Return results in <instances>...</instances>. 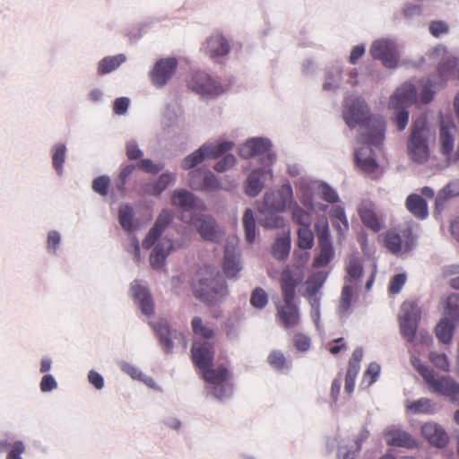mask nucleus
I'll return each mask as SVG.
<instances>
[{
  "instance_id": "17",
  "label": "nucleus",
  "mask_w": 459,
  "mask_h": 459,
  "mask_svg": "<svg viewBox=\"0 0 459 459\" xmlns=\"http://www.w3.org/2000/svg\"><path fill=\"white\" fill-rule=\"evenodd\" d=\"M177 67L178 60L174 57L159 60L151 72L152 83L157 87H163L171 79Z\"/></svg>"
},
{
  "instance_id": "50",
  "label": "nucleus",
  "mask_w": 459,
  "mask_h": 459,
  "mask_svg": "<svg viewBox=\"0 0 459 459\" xmlns=\"http://www.w3.org/2000/svg\"><path fill=\"white\" fill-rule=\"evenodd\" d=\"M292 219L294 222L299 224L300 227H310L312 222L311 214L296 205L292 211Z\"/></svg>"
},
{
  "instance_id": "36",
  "label": "nucleus",
  "mask_w": 459,
  "mask_h": 459,
  "mask_svg": "<svg viewBox=\"0 0 459 459\" xmlns=\"http://www.w3.org/2000/svg\"><path fill=\"white\" fill-rule=\"evenodd\" d=\"M126 61V56L122 54L107 56L101 59L98 65L99 74H106L116 70L122 63Z\"/></svg>"
},
{
  "instance_id": "14",
  "label": "nucleus",
  "mask_w": 459,
  "mask_h": 459,
  "mask_svg": "<svg viewBox=\"0 0 459 459\" xmlns=\"http://www.w3.org/2000/svg\"><path fill=\"white\" fill-rule=\"evenodd\" d=\"M171 203L174 206L183 210L181 216L185 214L187 220L190 216H195L192 213L188 214V212L205 210L204 203L185 189L175 190L171 196Z\"/></svg>"
},
{
  "instance_id": "45",
  "label": "nucleus",
  "mask_w": 459,
  "mask_h": 459,
  "mask_svg": "<svg viewBox=\"0 0 459 459\" xmlns=\"http://www.w3.org/2000/svg\"><path fill=\"white\" fill-rule=\"evenodd\" d=\"M407 408L414 413L433 414L436 411L435 404L428 398L414 401Z\"/></svg>"
},
{
  "instance_id": "20",
  "label": "nucleus",
  "mask_w": 459,
  "mask_h": 459,
  "mask_svg": "<svg viewBox=\"0 0 459 459\" xmlns=\"http://www.w3.org/2000/svg\"><path fill=\"white\" fill-rule=\"evenodd\" d=\"M421 434L431 446L436 447L443 448L449 441L446 430L434 421L425 422L421 426Z\"/></svg>"
},
{
  "instance_id": "28",
  "label": "nucleus",
  "mask_w": 459,
  "mask_h": 459,
  "mask_svg": "<svg viewBox=\"0 0 459 459\" xmlns=\"http://www.w3.org/2000/svg\"><path fill=\"white\" fill-rule=\"evenodd\" d=\"M152 328L156 335L160 339V343L165 352L169 353L173 348V343L170 338L171 331L167 321L160 320L152 325Z\"/></svg>"
},
{
  "instance_id": "38",
  "label": "nucleus",
  "mask_w": 459,
  "mask_h": 459,
  "mask_svg": "<svg viewBox=\"0 0 459 459\" xmlns=\"http://www.w3.org/2000/svg\"><path fill=\"white\" fill-rule=\"evenodd\" d=\"M290 237H281L275 240L272 247L273 255L278 260H285L290 254Z\"/></svg>"
},
{
  "instance_id": "16",
  "label": "nucleus",
  "mask_w": 459,
  "mask_h": 459,
  "mask_svg": "<svg viewBox=\"0 0 459 459\" xmlns=\"http://www.w3.org/2000/svg\"><path fill=\"white\" fill-rule=\"evenodd\" d=\"M283 301L276 306L277 318L285 328H293L299 325L300 316L296 298H282Z\"/></svg>"
},
{
  "instance_id": "9",
  "label": "nucleus",
  "mask_w": 459,
  "mask_h": 459,
  "mask_svg": "<svg viewBox=\"0 0 459 459\" xmlns=\"http://www.w3.org/2000/svg\"><path fill=\"white\" fill-rule=\"evenodd\" d=\"M181 221L196 227L200 236L207 241L219 242L222 238V231L219 229L215 220L209 215L190 216L189 220L183 214Z\"/></svg>"
},
{
  "instance_id": "46",
  "label": "nucleus",
  "mask_w": 459,
  "mask_h": 459,
  "mask_svg": "<svg viewBox=\"0 0 459 459\" xmlns=\"http://www.w3.org/2000/svg\"><path fill=\"white\" fill-rule=\"evenodd\" d=\"M205 148L206 147H200L198 150L186 156L181 163L182 169L188 170L200 164L205 159Z\"/></svg>"
},
{
  "instance_id": "59",
  "label": "nucleus",
  "mask_w": 459,
  "mask_h": 459,
  "mask_svg": "<svg viewBox=\"0 0 459 459\" xmlns=\"http://www.w3.org/2000/svg\"><path fill=\"white\" fill-rule=\"evenodd\" d=\"M319 195L322 199L331 204L336 203L339 200L337 193L326 184L319 186Z\"/></svg>"
},
{
  "instance_id": "4",
  "label": "nucleus",
  "mask_w": 459,
  "mask_h": 459,
  "mask_svg": "<svg viewBox=\"0 0 459 459\" xmlns=\"http://www.w3.org/2000/svg\"><path fill=\"white\" fill-rule=\"evenodd\" d=\"M426 131V118L420 117L414 121L412 131L408 142V151L411 158L418 163H424L428 160L429 156Z\"/></svg>"
},
{
  "instance_id": "62",
  "label": "nucleus",
  "mask_w": 459,
  "mask_h": 459,
  "mask_svg": "<svg viewBox=\"0 0 459 459\" xmlns=\"http://www.w3.org/2000/svg\"><path fill=\"white\" fill-rule=\"evenodd\" d=\"M236 163V158L232 154L226 155L221 160H219L215 166L214 169L217 172H224L228 170L230 168L233 167Z\"/></svg>"
},
{
  "instance_id": "19",
  "label": "nucleus",
  "mask_w": 459,
  "mask_h": 459,
  "mask_svg": "<svg viewBox=\"0 0 459 459\" xmlns=\"http://www.w3.org/2000/svg\"><path fill=\"white\" fill-rule=\"evenodd\" d=\"M203 49L212 59L227 56L230 47L227 39L220 32L212 34L204 43Z\"/></svg>"
},
{
  "instance_id": "52",
  "label": "nucleus",
  "mask_w": 459,
  "mask_h": 459,
  "mask_svg": "<svg viewBox=\"0 0 459 459\" xmlns=\"http://www.w3.org/2000/svg\"><path fill=\"white\" fill-rule=\"evenodd\" d=\"M446 314L455 320H459V294H452L446 299Z\"/></svg>"
},
{
  "instance_id": "26",
  "label": "nucleus",
  "mask_w": 459,
  "mask_h": 459,
  "mask_svg": "<svg viewBox=\"0 0 459 459\" xmlns=\"http://www.w3.org/2000/svg\"><path fill=\"white\" fill-rule=\"evenodd\" d=\"M132 295L136 302H138L142 312L144 315H152L154 311V306L152 297L145 287L137 283L132 285Z\"/></svg>"
},
{
  "instance_id": "47",
  "label": "nucleus",
  "mask_w": 459,
  "mask_h": 459,
  "mask_svg": "<svg viewBox=\"0 0 459 459\" xmlns=\"http://www.w3.org/2000/svg\"><path fill=\"white\" fill-rule=\"evenodd\" d=\"M298 246L301 249H310L314 245V234L310 227H300L298 230Z\"/></svg>"
},
{
  "instance_id": "41",
  "label": "nucleus",
  "mask_w": 459,
  "mask_h": 459,
  "mask_svg": "<svg viewBox=\"0 0 459 459\" xmlns=\"http://www.w3.org/2000/svg\"><path fill=\"white\" fill-rule=\"evenodd\" d=\"M243 226L246 240L250 244L253 243L255 238V220L253 211L249 208H247L244 212Z\"/></svg>"
},
{
  "instance_id": "34",
  "label": "nucleus",
  "mask_w": 459,
  "mask_h": 459,
  "mask_svg": "<svg viewBox=\"0 0 459 459\" xmlns=\"http://www.w3.org/2000/svg\"><path fill=\"white\" fill-rule=\"evenodd\" d=\"M118 221L125 230L131 232L134 230V212L131 205L123 204L119 207Z\"/></svg>"
},
{
  "instance_id": "44",
  "label": "nucleus",
  "mask_w": 459,
  "mask_h": 459,
  "mask_svg": "<svg viewBox=\"0 0 459 459\" xmlns=\"http://www.w3.org/2000/svg\"><path fill=\"white\" fill-rule=\"evenodd\" d=\"M232 146V143L223 142L218 144H203L201 147H206L205 159H216L230 151Z\"/></svg>"
},
{
  "instance_id": "39",
  "label": "nucleus",
  "mask_w": 459,
  "mask_h": 459,
  "mask_svg": "<svg viewBox=\"0 0 459 459\" xmlns=\"http://www.w3.org/2000/svg\"><path fill=\"white\" fill-rule=\"evenodd\" d=\"M260 213L264 217L260 221V224L265 229H280L284 226V220L281 216L278 215V212H268L264 211L263 207L260 210Z\"/></svg>"
},
{
  "instance_id": "29",
  "label": "nucleus",
  "mask_w": 459,
  "mask_h": 459,
  "mask_svg": "<svg viewBox=\"0 0 459 459\" xmlns=\"http://www.w3.org/2000/svg\"><path fill=\"white\" fill-rule=\"evenodd\" d=\"M264 171L263 169L253 170L247 178L245 186V193L252 197L256 196L264 187Z\"/></svg>"
},
{
  "instance_id": "35",
  "label": "nucleus",
  "mask_w": 459,
  "mask_h": 459,
  "mask_svg": "<svg viewBox=\"0 0 459 459\" xmlns=\"http://www.w3.org/2000/svg\"><path fill=\"white\" fill-rule=\"evenodd\" d=\"M455 325L447 319L442 318L437 325L435 333L437 338L443 343H450L454 335Z\"/></svg>"
},
{
  "instance_id": "54",
  "label": "nucleus",
  "mask_w": 459,
  "mask_h": 459,
  "mask_svg": "<svg viewBox=\"0 0 459 459\" xmlns=\"http://www.w3.org/2000/svg\"><path fill=\"white\" fill-rule=\"evenodd\" d=\"M429 360L437 368L443 371H449V361L446 354L432 351L429 353Z\"/></svg>"
},
{
  "instance_id": "64",
  "label": "nucleus",
  "mask_w": 459,
  "mask_h": 459,
  "mask_svg": "<svg viewBox=\"0 0 459 459\" xmlns=\"http://www.w3.org/2000/svg\"><path fill=\"white\" fill-rule=\"evenodd\" d=\"M138 167L147 173L157 174L163 169V165L154 164L149 159L141 160Z\"/></svg>"
},
{
  "instance_id": "61",
  "label": "nucleus",
  "mask_w": 459,
  "mask_h": 459,
  "mask_svg": "<svg viewBox=\"0 0 459 459\" xmlns=\"http://www.w3.org/2000/svg\"><path fill=\"white\" fill-rule=\"evenodd\" d=\"M448 30L447 23L443 21H433L429 24V31L436 38L447 33Z\"/></svg>"
},
{
  "instance_id": "21",
  "label": "nucleus",
  "mask_w": 459,
  "mask_h": 459,
  "mask_svg": "<svg viewBox=\"0 0 459 459\" xmlns=\"http://www.w3.org/2000/svg\"><path fill=\"white\" fill-rule=\"evenodd\" d=\"M200 175L198 170H192L188 174V185L194 190L198 191H216L221 189V184L215 175L210 170H205L203 181L196 180V176Z\"/></svg>"
},
{
  "instance_id": "32",
  "label": "nucleus",
  "mask_w": 459,
  "mask_h": 459,
  "mask_svg": "<svg viewBox=\"0 0 459 459\" xmlns=\"http://www.w3.org/2000/svg\"><path fill=\"white\" fill-rule=\"evenodd\" d=\"M176 179L175 174L172 173H163L160 176L158 180L153 184L148 185L146 186V193L151 195H159L161 192H163L169 185L174 182Z\"/></svg>"
},
{
  "instance_id": "49",
  "label": "nucleus",
  "mask_w": 459,
  "mask_h": 459,
  "mask_svg": "<svg viewBox=\"0 0 459 459\" xmlns=\"http://www.w3.org/2000/svg\"><path fill=\"white\" fill-rule=\"evenodd\" d=\"M66 148L64 144H57L53 149L52 162L56 172L61 175L65 160Z\"/></svg>"
},
{
  "instance_id": "10",
  "label": "nucleus",
  "mask_w": 459,
  "mask_h": 459,
  "mask_svg": "<svg viewBox=\"0 0 459 459\" xmlns=\"http://www.w3.org/2000/svg\"><path fill=\"white\" fill-rule=\"evenodd\" d=\"M305 274L301 266L287 265L281 273L280 284L282 298H296V288L304 281Z\"/></svg>"
},
{
  "instance_id": "15",
  "label": "nucleus",
  "mask_w": 459,
  "mask_h": 459,
  "mask_svg": "<svg viewBox=\"0 0 459 459\" xmlns=\"http://www.w3.org/2000/svg\"><path fill=\"white\" fill-rule=\"evenodd\" d=\"M414 244V238L410 230H404L401 232L394 230L387 231L385 236V245L393 254H399L402 251H409Z\"/></svg>"
},
{
  "instance_id": "23",
  "label": "nucleus",
  "mask_w": 459,
  "mask_h": 459,
  "mask_svg": "<svg viewBox=\"0 0 459 459\" xmlns=\"http://www.w3.org/2000/svg\"><path fill=\"white\" fill-rule=\"evenodd\" d=\"M385 438L388 446L405 448H415L417 441L406 431L400 429H390L385 432Z\"/></svg>"
},
{
  "instance_id": "13",
  "label": "nucleus",
  "mask_w": 459,
  "mask_h": 459,
  "mask_svg": "<svg viewBox=\"0 0 459 459\" xmlns=\"http://www.w3.org/2000/svg\"><path fill=\"white\" fill-rule=\"evenodd\" d=\"M214 345L209 341H194L191 348V359L199 369L212 367L214 359Z\"/></svg>"
},
{
  "instance_id": "53",
  "label": "nucleus",
  "mask_w": 459,
  "mask_h": 459,
  "mask_svg": "<svg viewBox=\"0 0 459 459\" xmlns=\"http://www.w3.org/2000/svg\"><path fill=\"white\" fill-rule=\"evenodd\" d=\"M268 363L277 370H281L287 367V360L283 353L280 351H273L268 356Z\"/></svg>"
},
{
  "instance_id": "1",
  "label": "nucleus",
  "mask_w": 459,
  "mask_h": 459,
  "mask_svg": "<svg viewBox=\"0 0 459 459\" xmlns=\"http://www.w3.org/2000/svg\"><path fill=\"white\" fill-rule=\"evenodd\" d=\"M343 119L350 128L360 126V142L368 145H378L385 137V121L380 117L369 115L365 101L357 96L344 100Z\"/></svg>"
},
{
  "instance_id": "5",
  "label": "nucleus",
  "mask_w": 459,
  "mask_h": 459,
  "mask_svg": "<svg viewBox=\"0 0 459 459\" xmlns=\"http://www.w3.org/2000/svg\"><path fill=\"white\" fill-rule=\"evenodd\" d=\"M203 378L209 384L213 385L212 394L221 400L230 395L232 392V385L229 379L230 373L224 366H219L216 368L212 367L202 369Z\"/></svg>"
},
{
  "instance_id": "56",
  "label": "nucleus",
  "mask_w": 459,
  "mask_h": 459,
  "mask_svg": "<svg viewBox=\"0 0 459 459\" xmlns=\"http://www.w3.org/2000/svg\"><path fill=\"white\" fill-rule=\"evenodd\" d=\"M353 296V288L350 284H345L342 288L341 299H340V307L343 312H347L351 306V299Z\"/></svg>"
},
{
  "instance_id": "55",
  "label": "nucleus",
  "mask_w": 459,
  "mask_h": 459,
  "mask_svg": "<svg viewBox=\"0 0 459 459\" xmlns=\"http://www.w3.org/2000/svg\"><path fill=\"white\" fill-rule=\"evenodd\" d=\"M363 268L360 262L358 259H351L347 266V281L359 279L362 275Z\"/></svg>"
},
{
  "instance_id": "27",
  "label": "nucleus",
  "mask_w": 459,
  "mask_h": 459,
  "mask_svg": "<svg viewBox=\"0 0 459 459\" xmlns=\"http://www.w3.org/2000/svg\"><path fill=\"white\" fill-rule=\"evenodd\" d=\"M405 206L407 210L419 220H424L429 215L428 204L420 195L411 194L408 195Z\"/></svg>"
},
{
  "instance_id": "48",
  "label": "nucleus",
  "mask_w": 459,
  "mask_h": 459,
  "mask_svg": "<svg viewBox=\"0 0 459 459\" xmlns=\"http://www.w3.org/2000/svg\"><path fill=\"white\" fill-rule=\"evenodd\" d=\"M419 322L400 319V332L407 342H412L416 337Z\"/></svg>"
},
{
  "instance_id": "11",
  "label": "nucleus",
  "mask_w": 459,
  "mask_h": 459,
  "mask_svg": "<svg viewBox=\"0 0 459 459\" xmlns=\"http://www.w3.org/2000/svg\"><path fill=\"white\" fill-rule=\"evenodd\" d=\"M370 55L374 59L382 61L383 65L388 68H394L398 65L399 55L393 41L376 40L371 45Z\"/></svg>"
},
{
  "instance_id": "57",
  "label": "nucleus",
  "mask_w": 459,
  "mask_h": 459,
  "mask_svg": "<svg viewBox=\"0 0 459 459\" xmlns=\"http://www.w3.org/2000/svg\"><path fill=\"white\" fill-rule=\"evenodd\" d=\"M110 185V179L107 176H100L92 182V189L100 195H106Z\"/></svg>"
},
{
  "instance_id": "43",
  "label": "nucleus",
  "mask_w": 459,
  "mask_h": 459,
  "mask_svg": "<svg viewBox=\"0 0 459 459\" xmlns=\"http://www.w3.org/2000/svg\"><path fill=\"white\" fill-rule=\"evenodd\" d=\"M360 219L363 224L372 230L374 232H377L381 229L380 221L376 212L368 208H363L359 211Z\"/></svg>"
},
{
  "instance_id": "51",
  "label": "nucleus",
  "mask_w": 459,
  "mask_h": 459,
  "mask_svg": "<svg viewBox=\"0 0 459 459\" xmlns=\"http://www.w3.org/2000/svg\"><path fill=\"white\" fill-rule=\"evenodd\" d=\"M250 303L255 308H264L268 303L266 291L262 288H255L251 294Z\"/></svg>"
},
{
  "instance_id": "7",
  "label": "nucleus",
  "mask_w": 459,
  "mask_h": 459,
  "mask_svg": "<svg viewBox=\"0 0 459 459\" xmlns=\"http://www.w3.org/2000/svg\"><path fill=\"white\" fill-rule=\"evenodd\" d=\"M293 191L290 183L281 185L277 191L266 192L263 207L268 212H283L293 204Z\"/></svg>"
},
{
  "instance_id": "2",
  "label": "nucleus",
  "mask_w": 459,
  "mask_h": 459,
  "mask_svg": "<svg viewBox=\"0 0 459 459\" xmlns=\"http://www.w3.org/2000/svg\"><path fill=\"white\" fill-rule=\"evenodd\" d=\"M198 277L197 283L194 285L196 298L205 302H212L227 294V284L218 271L207 266L200 270Z\"/></svg>"
},
{
  "instance_id": "24",
  "label": "nucleus",
  "mask_w": 459,
  "mask_h": 459,
  "mask_svg": "<svg viewBox=\"0 0 459 459\" xmlns=\"http://www.w3.org/2000/svg\"><path fill=\"white\" fill-rule=\"evenodd\" d=\"M271 147L267 140L262 138H253L247 141L239 149V155L245 159L264 154L269 152Z\"/></svg>"
},
{
  "instance_id": "3",
  "label": "nucleus",
  "mask_w": 459,
  "mask_h": 459,
  "mask_svg": "<svg viewBox=\"0 0 459 459\" xmlns=\"http://www.w3.org/2000/svg\"><path fill=\"white\" fill-rule=\"evenodd\" d=\"M417 99L415 87L411 83H403L391 97L389 107L398 110L395 116V123L398 130H403L409 121V112L406 108L413 104Z\"/></svg>"
},
{
  "instance_id": "40",
  "label": "nucleus",
  "mask_w": 459,
  "mask_h": 459,
  "mask_svg": "<svg viewBox=\"0 0 459 459\" xmlns=\"http://www.w3.org/2000/svg\"><path fill=\"white\" fill-rule=\"evenodd\" d=\"M402 315L400 316V319L420 322V308L418 305L413 301H405L402 305Z\"/></svg>"
},
{
  "instance_id": "31",
  "label": "nucleus",
  "mask_w": 459,
  "mask_h": 459,
  "mask_svg": "<svg viewBox=\"0 0 459 459\" xmlns=\"http://www.w3.org/2000/svg\"><path fill=\"white\" fill-rule=\"evenodd\" d=\"M222 268L228 278L236 277L241 270V264L238 257L235 254H232L229 249L225 250Z\"/></svg>"
},
{
  "instance_id": "18",
  "label": "nucleus",
  "mask_w": 459,
  "mask_h": 459,
  "mask_svg": "<svg viewBox=\"0 0 459 459\" xmlns=\"http://www.w3.org/2000/svg\"><path fill=\"white\" fill-rule=\"evenodd\" d=\"M173 214L169 210L164 209L159 214L153 227L149 230L148 234L143 240V247L151 248L158 238L160 237L165 229L170 224Z\"/></svg>"
},
{
  "instance_id": "22",
  "label": "nucleus",
  "mask_w": 459,
  "mask_h": 459,
  "mask_svg": "<svg viewBox=\"0 0 459 459\" xmlns=\"http://www.w3.org/2000/svg\"><path fill=\"white\" fill-rule=\"evenodd\" d=\"M455 132V126L453 123H441L439 129L440 152L449 160H454Z\"/></svg>"
},
{
  "instance_id": "12",
  "label": "nucleus",
  "mask_w": 459,
  "mask_h": 459,
  "mask_svg": "<svg viewBox=\"0 0 459 459\" xmlns=\"http://www.w3.org/2000/svg\"><path fill=\"white\" fill-rule=\"evenodd\" d=\"M319 254L314 258L313 267L320 268L326 266L334 255L327 222L320 228L316 227Z\"/></svg>"
},
{
  "instance_id": "60",
  "label": "nucleus",
  "mask_w": 459,
  "mask_h": 459,
  "mask_svg": "<svg viewBox=\"0 0 459 459\" xmlns=\"http://www.w3.org/2000/svg\"><path fill=\"white\" fill-rule=\"evenodd\" d=\"M434 86L435 83L431 80L428 79L420 93L421 102L427 104L433 100L435 95Z\"/></svg>"
},
{
  "instance_id": "58",
  "label": "nucleus",
  "mask_w": 459,
  "mask_h": 459,
  "mask_svg": "<svg viewBox=\"0 0 459 459\" xmlns=\"http://www.w3.org/2000/svg\"><path fill=\"white\" fill-rule=\"evenodd\" d=\"M406 282V275L404 273L395 274L390 280L388 290L391 294H397Z\"/></svg>"
},
{
  "instance_id": "30",
  "label": "nucleus",
  "mask_w": 459,
  "mask_h": 459,
  "mask_svg": "<svg viewBox=\"0 0 459 459\" xmlns=\"http://www.w3.org/2000/svg\"><path fill=\"white\" fill-rule=\"evenodd\" d=\"M370 150L368 146L361 147L355 152V160L357 165L367 173H373L377 170L378 165L376 160L372 157L364 158Z\"/></svg>"
},
{
  "instance_id": "42",
  "label": "nucleus",
  "mask_w": 459,
  "mask_h": 459,
  "mask_svg": "<svg viewBox=\"0 0 459 459\" xmlns=\"http://www.w3.org/2000/svg\"><path fill=\"white\" fill-rule=\"evenodd\" d=\"M325 277L322 273H317L309 277L307 281V293L308 296L309 303L314 307L313 297L317 295L320 289L323 287Z\"/></svg>"
},
{
  "instance_id": "37",
  "label": "nucleus",
  "mask_w": 459,
  "mask_h": 459,
  "mask_svg": "<svg viewBox=\"0 0 459 459\" xmlns=\"http://www.w3.org/2000/svg\"><path fill=\"white\" fill-rule=\"evenodd\" d=\"M191 327L195 335L204 339V341H208L214 337L213 329L204 324L200 316H195L192 319Z\"/></svg>"
},
{
  "instance_id": "63",
  "label": "nucleus",
  "mask_w": 459,
  "mask_h": 459,
  "mask_svg": "<svg viewBox=\"0 0 459 459\" xmlns=\"http://www.w3.org/2000/svg\"><path fill=\"white\" fill-rule=\"evenodd\" d=\"M293 342L297 350L300 351H306L310 347V339L301 333H298L293 336Z\"/></svg>"
},
{
  "instance_id": "25",
  "label": "nucleus",
  "mask_w": 459,
  "mask_h": 459,
  "mask_svg": "<svg viewBox=\"0 0 459 459\" xmlns=\"http://www.w3.org/2000/svg\"><path fill=\"white\" fill-rule=\"evenodd\" d=\"M174 249L171 239L164 238L157 244L150 256V263L154 269H160L165 264L167 256Z\"/></svg>"
},
{
  "instance_id": "33",
  "label": "nucleus",
  "mask_w": 459,
  "mask_h": 459,
  "mask_svg": "<svg viewBox=\"0 0 459 459\" xmlns=\"http://www.w3.org/2000/svg\"><path fill=\"white\" fill-rule=\"evenodd\" d=\"M457 61L456 58L452 56H447L442 59V61L438 64L437 72L440 78V82L445 84L446 82L452 77L455 74V69L456 67Z\"/></svg>"
},
{
  "instance_id": "8",
  "label": "nucleus",
  "mask_w": 459,
  "mask_h": 459,
  "mask_svg": "<svg viewBox=\"0 0 459 459\" xmlns=\"http://www.w3.org/2000/svg\"><path fill=\"white\" fill-rule=\"evenodd\" d=\"M188 88L203 97H216L223 92L218 82L204 72L194 73L187 81Z\"/></svg>"
},
{
  "instance_id": "6",
  "label": "nucleus",
  "mask_w": 459,
  "mask_h": 459,
  "mask_svg": "<svg viewBox=\"0 0 459 459\" xmlns=\"http://www.w3.org/2000/svg\"><path fill=\"white\" fill-rule=\"evenodd\" d=\"M422 377L434 393L459 403V384L450 377H437L432 369H423Z\"/></svg>"
}]
</instances>
